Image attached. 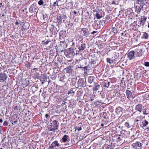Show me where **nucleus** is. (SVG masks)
Returning <instances> with one entry per match:
<instances>
[{
  "instance_id": "nucleus-27",
  "label": "nucleus",
  "mask_w": 149,
  "mask_h": 149,
  "mask_svg": "<svg viewBox=\"0 0 149 149\" xmlns=\"http://www.w3.org/2000/svg\"><path fill=\"white\" fill-rule=\"evenodd\" d=\"M148 124V122L146 120H145L143 122V126L142 127H145L147 126V125Z\"/></svg>"
},
{
  "instance_id": "nucleus-34",
  "label": "nucleus",
  "mask_w": 149,
  "mask_h": 149,
  "mask_svg": "<svg viewBox=\"0 0 149 149\" xmlns=\"http://www.w3.org/2000/svg\"><path fill=\"white\" fill-rule=\"evenodd\" d=\"M107 63H109L110 64H111L113 62V61L109 58H107Z\"/></svg>"
},
{
  "instance_id": "nucleus-28",
  "label": "nucleus",
  "mask_w": 149,
  "mask_h": 149,
  "mask_svg": "<svg viewBox=\"0 0 149 149\" xmlns=\"http://www.w3.org/2000/svg\"><path fill=\"white\" fill-rule=\"evenodd\" d=\"M40 74L39 73L36 72L33 75V78L35 79H39L40 77Z\"/></svg>"
},
{
  "instance_id": "nucleus-37",
  "label": "nucleus",
  "mask_w": 149,
  "mask_h": 149,
  "mask_svg": "<svg viewBox=\"0 0 149 149\" xmlns=\"http://www.w3.org/2000/svg\"><path fill=\"white\" fill-rule=\"evenodd\" d=\"M146 67H149V62H145L143 64Z\"/></svg>"
},
{
  "instance_id": "nucleus-18",
  "label": "nucleus",
  "mask_w": 149,
  "mask_h": 149,
  "mask_svg": "<svg viewBox=\"0 0 149 149\" xmlns=\"http://www.w3.org/2000/svg\"><path fill=\"white\" fill-rule=\"evenodd\" d=\"M86 48V44L84 43H82L81 44V46L80 47H79L78 49L79 51H82Z\"/></svg>"
},
{
  "instance_id": "nucleus-29",
  "label": "nucleus",
  "mask_w": 149,
  "mask_h": 149,
  "mask_svg": "<svg viewBox=\"0 0 149 149\" xmlns=\"http://www.w3.org/2000/svg\"><path fill=\"white\" fill-rule=\"evenodd\" d=\"M60 77L59 80L60 81H63L64 79H65V75H63V74H61L60 76Z\"/></svg>"
},
{
  "instance_id": "nucleus-10",
  "label": "nucleus",
  "mask_w": 149,
  "mask_h": 149,
  "mask_svg": "<svg viewBox=\"0 0 149 149\" xmlns=\"http://www.w3.org/2000/svg\"><path fill=\"white\" fill-rule=\"evenodd\" d=\"M143 106L141 104H139L136 105L135 107V109L136 111L140 113H141L143 109Z\"/></svg>"
},
{
  "instance_id": "nucleus-4",
  "label": "nucleus",
  "mask_w": 149,
  "mask_h": 149,
  "mask_svg": "<svg viewBox=\"0 0 149 149\" xmlns=\"http://www.w3.org/2000/svg\"><path fill=\"white\" fill-rule=\"evenodd\" d=\"M61 146V145L60 144L58 143V141L57 140H56L53 142L51 144V145L49 146L48 149L50 148V149H53L54 147H59Z\"/></svg>"
},
{
  "instance_id": "nucleus-11",
  "label": "nucleus",
  "mask_w": 149,
  "mask_h": 149,
  "mask_svg": "<svg viewBox=\"0 0 149 149\" xmlns=\"http://www.w3.org/2000/svg\"><path fill=\"white\" fill-rule=\"evenodd\" d=\"M77 83L78 86L79 87H85L86 86L84 80L81 79H80L78 80Z\"/></svg>"
},
{
  "instance_id": "nucleus-49",
  "label": "nucleus",
  "mask_w": 149,
  "mask_h": 149,
  "mask_svg": "<svg viewBox=\"0 0 149 149\" xmlns=\"http://www.w3.org/2000/svg\"><path fill=\"white\" fill-rule=\"evenodd\" d=\"M141 3H142V5H145V1L144 0H142V1H141Z\"/></svg>"
},
{
  "instance_id": "nucleus-52",
  "label": "nucleus",
  "mask_w": 149,
  "mask_h": 149,
  "mask_svg": "<svg viewBox=\"0 0 149 149\" xmlns=\"http://www.w3.org/2000/svg\"><path fill=\"white\" fill-rule=\"evenodd\" d=\"M48 5L47 4H45L44 5V8H45L46 7H48Z\"/></svg>"
},
{
  "instance_id": "nucleus-21",
  "label": "nucleus",
  "mask_w": 149,
  "mask_h": 149,
  "mask_svg": "<svg viewBox=\"0 0 149 149\" xmlns=\"http://www.w3.org/2000/svg\"><path fill=\"white\" fill-rule=\"evenodd\" d=\"M104 85L103 86L108 88L110 85V82L109 81H108L107 80H105L103 82Z\"/></svg>"
},
{
  "instance_id": "nucleus-19",
  "label": "nucleus",
  "mask_w": 149,
  "mask_h": 149,
  "mask_svg": "<svg viewBox=\"0 0 149 149\" xmlns=\"http://www.w3.org/2000/svg\"><path fill=\"white\" fill-rule=\"evenodd\" d=\"M68 53L69 54H71L74 56L75 54L74 49L72 47L68 49Z\"/></svg>"
},
{
  "instance_id": "nucleus-25",
  "label": "nucleus",
  "mask_w": 149,
  "mask_h": 149,
  "mask_svg": "<svg viewBox=\"0 0 149 149\" xmlns=\"http://www.w3.org/2000/svg\"><path fill=\"white\" fill-rule=\"evenodd\" d=\"M94 77L93 76H90L88 77V82L91 84L93 81V80L94 79Z\"/></svg>"
},
{
  "instance_id": "nucleus-60",
  "label": "nucleus",
  "mask_w": 149,
  "mask_h": 149,
  "mask_svg": "<svg viewBox=\"0 0 149 149\" xmlns=\"http://www.w3.org/2000/svg\"><path fill=\"white\" fill-rule=\"evenodd\" d=\"M97 53L98 54H99L101 53V52L100 51H98L97 52Z\"/></svg>"
},
{
  "instance_id": "nucleus-35",
  "label": "nucleus",
  "mask_w": 149,
  "mask_h": 149,
  "mask_svg": "<svg viewBox=\"0 0 149 149\" xmlns=\"http://www.w3.org/2000/svg\"><path fill=\"white\" fill-rule=\"evenodd\" d=\"M38 3L40 5H43L44 3V1L43 0H40L38 2Z\"/></svg>"
},
{
  "instance_id": "nucleus-61",
  "label": "nucleus",
  "mask_w": 149,
  "mask_h": 149,
  "mask_svg": "<svg viewBox=\"0 0 149 149\" xmlns=\"http://www.w3.org/2000/svg\"><path fill=\"white\" fill-rule=\"evenodd\" d=\"M37 69V68H33V70H36Z\"/></svg>"
},
{
  "instance_id": "nucleus-54",
  "label": "nucleus",
  "mask_w": 149,
  "mask_h": 149,
  "mask_svg": "<svg viewBox=\"0 0 149 149\" xmlns=\"http://www.w3.org/2000/svg\"><path fill=\"white\" fill-rule=\"evenodd\" d=\"M19 24V23L17 21L15 22V24L16 25H17Z\"/></svg>"
},
{
  "instance_id": "nucleus-41",
  "label": "nucleus",
  "mask_w": 149,
  "mask_h": 149,
  "mask_svg": "<svg viewBox=\"0 0 149 149\" xmlns=\"http://www.w3.org/2000/svg\"><path fill=\"white\" fill-rule=\"evenodd\" d=\"M77 130L78 131H80V130H81L82 128L81 127H76V130Z\"/></svg>"
},
{
  "instance_id": "nucleus-15",
  "label": "nucleus",
  "mask_w": 149,
  "mask_h": 149,
  "mask_svg": "<svg viewBox=\"0 0 149 149\" xmlns=\"http://www.w3.org/2000/svg\"><path fill=\"white\" fill-rule=\"evenodd\" d=\"M72 67L69 66L66 68L65 70L66 71L67 73L70 74L72 73L73 71V70L72 69Z\"/></svg>"
},
{
  "instance_id": "nucleus-20",
  "label": "nucleus",
  "mask_w": 149,
  "mask_h": 149,
  "mask_svg": "<svg viewBox=\"0 0 149 149\" xmlns=\"http://www.w3.org/2000/svg\"><path fill=\"white\" fill-rule=\"evenodd\" d=\"M143 5H140L138 7V8H136V11L137 13H139L142 10H143Z\"/></svg>"
},
{
  "instance_id": "nucleus-2",
  "label": "nucleus",
  "mask_w": 149,
  "mask_h": 149,
  "mask_svg": "<svg viewBox=\"0 0 149 149\" xmlns=\"http://www.w3.org/2000/svg\"><path fill=\"white\" fill-rule=\"evenodd\" d=\"M59 125V124L57 120H54L49 128V131H52L55 130H57Z\"/></svg>"
},
{
  "instance_id": "nucleus-56",
  "label": "nucleus",
  "mask_w": 149,
  "mask_h": 149,
  "mask_svg": "<svg viewBox=\"0 0 149 149\" xmlns=\"http://www.w3.org/2000/svg\"><path fill=\"white\" fill-rule=\"evenodd\" d=\"M73 13L75 15H76L77 14V12L75 11H73Z\"/></svg>"
},
{
  "instance_id": "nucleus-47",
  "label": "nucleus",
  "mask_w": 149,
  "mask_h": 149,
  "mask_svg": "<svg viewBox=\"0 0 149 149\" xmlns=\"http://www.w3.org/2000/svg\"><path fill=\"white\" fill-rule=\"evenodd\" d=\"M91 147H89L88 146H86L85 147L84 149H91Z\"/></svg>"
},
{
  "instance_id": "nucleus-5",
  "label": "nucleus",
  "mask_w": 149,
  "mask_h": 149,
  "mask_svg": "<svg viewBox=\"0 0 149 149\" xmlns=\"http://www.w3.org/2000/svg\"><path fill=\"white\" fill-rule=\"evenodd\" d=\"M143 145V144L140 142L137 141L133 143L132 146L133 148L135 149H139Z\"/></svg>"
},
{
  "instance_id": "nucleus-7",
  "label": "nucleus",
  "mask_w": 149,
  "mask_h": 149,
  "mask_svg": "<svg viewBox=\"0 0 149 149\" xmlns=\"http://www.w3.org/2000/svg\"><path fill=\"white\" fill-rule=\"evenodd\" d=\"M90 33L88 29L84 28L81 29V34L84 36L87 37L90 34Z\"/></svg>"
},
{
  "instance_id": "nucleus-31",
  "label": "nucleus",
  "mask_w": 149,
  "mask_h": 149,
  "mask_svg": "<svg viewBox=\"0 0 149 149\" xmlns=\"http://www.w3.org/2000/svg\"><path fill=\"white\" fill-rule=\"evenodd\" d=\"M75 88H71L69 91H68V94H72V93H74V92L75 91Z\"/></svg>"
},
{
  "instance_id": "nucleus-63",
  "label": "nucleus",
  "mask_w": 149,
  "mask_h": 149,
  "mask_svg": "<svg viewBox=\"0 0 149 149\" xmlns=\"http://www.w3.org/2000/svg\"><path fill=\"white\" fill-rule=\"evenodd\" d=\"M147 129L148 130H149V127H147Z\"/></svg>"
},
{
  "instance_id": "nucleus-39",
  "label": "nucleus",
  "mask_w": 149,
  "mask_h": 149,
  "mask_svg": "<svg viewBox=\"0 0 149 149\" xmlns=\"http://www.w3.org/2000/svg\"><path fill=\"white\" fill-rule=\"evenodd\" d=\"M8 122L7 121H5L3 124V125L5 126H7L8 125Z\"/></svg>"
},
{
  "instance_id": "nucleus-9",
  "label": "nucleus",
  "mask_w": 149,
  "mask_h": 149,
  "mask_svg": "<svg viewBox=\"0 0 149 149\" xmlns=\"http://www.w3.org/2000/svg\"><path fill=\"white\" fill-rule=\"evenodd\" d=\"M7 77V76L6 74L1 73L0 74V81L3 82L6 80Z\"/></svg>"
},
{
  "instance_id": "nucleus-36",
  "label": "nucleus",
  "mask_w": 149,
  "mask_h": 149,
  "mask_svg": "<svg viewBox=\"0 0 149 149\" xmlns=\"http://www.w3.org/2000/svg\"><path fill=\"white\" fill-rule=\"evenodd\" d=\"M58 2L57 1L54 2V3L52 5V6L54 7H55L56 6H58Z\"/></svg>"
},
{
  "instance_id": "nucleus-30",
  "label": "nucleus",
  "mask_w": 149,
  "mask_h": 149,
  "mask_svg": "<svg viewBox=\"0 0 149 149\" xmlns=\"http://www.w3.org/2000/svg\"><path fill=\"white\" fill-rule=\"evenodd\" d=\"M148 36V34L146 32L144 33L143 35V37L145 39H147Z\"/></svg>"
},
{
  "instance_id": "nucleus-38",
  "label": "nucleus",
  "mask_w": 149,
  "mask_h": 149,
  "mask_svg": "<svg viewBox=\"0 0 149 149\" xmlns=\"http://www.w3.org/2000/svg\"><path fill=\"white\" fill-rule=\"evenodd\" d=\"M125 126L126 127L128 128H129L130 127V126L129 123L127 122H126L125 123Z\"/></svg>"
},
{
  "instance_id": "nucleus-16",
  "label": "nucleus",
  "mask_w": 149,
  "mask_h": 149,
  "mask_svg": "<svg viewBox=\"0 0 149 149\" xmlns=\"http://www.w3.org/2000/svg\"><path fill=\"white\" fill-rule=\"evenodd\" d=\"M101 89L102 90V88L101 87L100 85L98 84L95 85V86L93 88V90L94 91H96Z\"/></svg>"
},
{
  "instance_id": "nucleus-59",
  "label": "nucleus",
  "mask_w": 149,
  "mask_h": 149,
  "mask_svg": "<svg viewBox=\"0 0 149 149\" xmlns=\"http://www.w3.org/2000/svg\"><path fill=\"white\" fill-rule=\"evenodd\" d=\"M136 118H136L135 120L137 122L139 121V120L138 119H136Z\"/></svg>"
},
{
  "instance_id": "nucleus-43",
  "label": "nucleus",
  "mask_w": 149,
  "mask_h": 149,
  "mask_svg": "<svg viewBox=\"0 0 149 149\" xmlns=\"http://www.w3.org/2000/svg\"><path fill=\"white\" fill-rule=\"evenodd\" d=\"M12 124H16L17 123V121L16 120L15 121L12 120L11 121Z\"/></svg>"
},
{
  "instance_id": "nucleus-58",
  "label": "nucleus",
  "mask_w": 149,
  "mask_h": 149,
  "mask_svg": "<svg viewBox=\"0 0 149 149\" xmlns=\"http://www.w3.org/2000/svg\"><path fill=\"white\" fill-rule=\"evenodd\" d=\"M3 122V120L2 119H0V122L2 123Z\"/></svg>"
},
{
  "instance_id": "nucleus-44",
  "label": "nucleus",
  "mask_w": 149,
  "mask_h": 149,
  "mask_svg": "<svg viewBox=\"0 0 149 149\" xmlns=\"http://www.w3.org/2000/svg\"><path fill=\"white\" fill-rule=\"evenodd\" d=\"M68 25L69 26H70V27H74V26H73L72 24L71 23H69L68 24Z\"/></svg>"
},
{
  "instance_id": "nucleus-23",
  "label": "nucleus",
  "mask_w": 149,
  "mask_h": 149,
  "mask_svg": "<svg viewBox=\"0 0 149 149\" xmlns=\"http://www.w3.org/2000/svg\"><path fill=\"white\" fill-rule=\"evenodd\" d=\"M111 33H113V34L114 35L115 33H117L118 32V30L117 28L115 27H112L111 28Z\"/></svg>"
},
{
  "instance_id": "nucleus-42",
  "label": "nucleus",
  "mask_w": 149,
  "mask_h": 149,
  "mask_svg": "<svg viewBox=\"0 0 149 149\" xmlns=\"http://www.w3.org/2000/svg\"><path fill=\"white\" fill-rule=\"evenodd\" d=\"M83 68H84V70H89V69L88 68V66H85V67H83Z\"/></svg>"
},
{
  "instance_id": "nucleus-46",
  "label": "nucleus",
  "mask_w": 149,
  "mask_h": 149,
  "mask_svg": "<svg viewBox=\"0 0 149 149\" xmlns=\"http://www.w3.org/2000/svg\"><path fill=\"white\" fill-rule=\"evenodd\" d=\"M146 109H145V110L144 111H143V113L144 114H145V115H148V113H146Z\"/></svg>"
},
{
  "instance_id": "nucleus-22",
  "label": "nucleus",
  "mask_w": 149,
  "mask_h": 149,
  "mask_svg": "<svg viewBox=\"0 0 149 149\" xmlns=\"http://www.w3.org/2000/svg\"><path fill=\"white\" fill-rule=\"evenodd\" d=\"M69 136L66 135H65L62 138V140L63 142H65L68 141V138Z\"/></svg>"
},
{
  "instance_id": "nucleus-62",
  "label": "nucleus",
  "mask_w": 149,
  "mask_h": 149,
  "mask_svg": "<svg viewBox=\"0 0 149 149\" xmlns=\"http://www.w3.org/2000/svg\"><path fill=\"white\" fill-rule=\"evenodd\" d=\"M25 24L26 25H27V26H29V24L28 23H26Z\"/></svg>"
},
{
  "instance_id": "nucleus-13",
  "label": "nucleus",
  "mask_w": 149,
  "mask_h": 149,
  "mask_svg": "<svg viewBox=\"0 0 149 149\" xmlns=\"http://www.w3.org/2000/svg\"><path fill=\"white\" fill-rule=\"evenodd\" d=\"M142 49H136L134 51L135 53L138 56H141L142 55Z\"/></svg>"
},
{
  "instance_id": "nucleus-55",
  "label": "nucleus",
  "mask_w": 149,
  "mask_h": 149,
  "mask_svg": "<svg viewBox=\"0 0 149 149\" xmlns=\"http://www.w3.org/2000/svg\"><path fill=\"white\" fill-rule=\"evenodd\" d=\"M75 44V43L73 42H72V45H71L73 46H74V45Z\"/></svg>"
},
{
  "instance_id": "nucleus-50",
  "label": "nucleus",
  "mask_w": 149,
  "mask_h": 149,
  "mask_svg": "<svg viewBox=\"0 0 149 149\" xmlns=\"http://www.w3.org/2000/svg\"><path fill=\"white\" fill-rule=\"evenodd\" d=\"M98 92H101V91H98ZM100 95H101V96H102V98H103V97H104V96H103V95L102 94V93L101 92H100Z\"/></svg>"
},
{
  "instance_id": "nucleus-45",
  "label": "nucleus",
  "mask_w": 149,
  "mask_h": 149,
  "mask_svg": "<svg viewBox=\"0 0 149 149\" xmlns=\"http://www.w3.org/2000/svg\"><path fill=\"white\" fill-rule=\"evenodd\" d=\"M51 41H49V40H47L46 41L45 43H44V44H45V45H47L48 44L49 42H51Z\"/></svg>"
},
{
  "instance_id": "nucleus-3",
  "label": "nucleus",
  "mask_w": 149,
  "mask_h": 149,
  "mask_svg": "<svg viewBox=\"0 0 149 149\" xmlns=\"http://www.w3.org/2000/svg\"><path fill=\"white\" fill-rule=\"evenodd\" d=\"M67 17L65 15H61L59 14L57 15L56 19L57 22L58 24H60L62 22V20H63V22L64 23H65V20Z\"/></svg>"
},
{
  "instance_id": "nucleus-8",
  "label": "nucleus",
  "mask_w": 149,
  "mask_h": 149,
  "mask_svg": "<svg viewBox=\"0 0 149 149\" xmlns=\"http://www.w3.org/2000/svg\"><path fill=\"white\" fill-rule=\"evenodd\" d=\"M135 52L134 51H131L129 52L127 54L128 57L130 60H131L134 59L135 58L134 56V54Z\"/></svg>"
},
{
  "instance_id": "nucleus-53",
  "label": "nucleus",
  "mask_w": 149,
  "mask_h": 149,
  "mask_svg": "<svg viewBox=\"0 0 149 149\" xmlns=\"http://www.w3.org/2000/svg\"><path fill=\"white\" fill-rule=\"evenodd\" d=\"M97 31H94L93 32H91V33L92 34H94V33H96L97 32Z\"/></svg>"
},
{
  "instance_id": "nucleus-1",
  "label": "nucleus",
  "mask_w": 149,
  "mask_h": 149,
  "mask_svg": "<svg viewBox=\"0 0 149 149\" xmlns=\"http://www.w3.org/2000/svg\"><path fill=\"white\" fill-rule=\"evenodd\" d=\"M67 47L66 43L64 41L61 42L60 44L56 46L57 52H63L65 50V49Z\"/></svg>"
},
{
  "instance_id": "nucleus-6",
  "label": "nucleus",
  "mask_w": 149,
  "mask_h": 149,
  "mask_svg": "<svg viewBox=\"0 0 149 149\" xmlns=\"http://www.w3.org/2000/svg\"><path fill=\"white\" fill-rule=\"evenodd\" d=\"M126 93L127 98H128L129 100H131L134 97V94L131 92V91L127 90L126 91Z\"/></svg>"
},
{
  "instance_id": "nucleus-40",
  "label": "nucleus",
  "mask_w": 149,
  "mask_h": 149,
  "mask_svg": "<svg viewBox=\"0 0 149 149\" xmlns=\"http://www.w3.org/2000/svg\"><path fill=\"white\" fill-rule=\"evenodd\" d=\"M45 118H46V120H48L49 117V115L48 114H46L45 115Z\"/></svg>"
},
{
  "instance_id": "nucleus-12",
  "label": "nucleus",
  "mask_w": 149,
  "mask_h": 149,
  "mask_svg": "<svg viewBox=\"0 0 149 149\" xmlns=\"http://www.w3.org/2000/svg\"><path fill=\"white\" fill-rule=\"evenodd\" d=\"M125 130H123L121 132V134L120 135H119V136L117 137L118 141H121L122 140H123L125 138V137L123 135V134L124 132H126Z\"/></svg>"
},
{
  "instance_id": "nucleus-17",
  "label": "nucleus",
  "mask_w": 149,
  "mask_h": 149,
  "mask_svg": "<svg viewBox=\"0 0 149 149\" xmlns=\"http://www.w3.org/2000/svg\"><path fill=\"white\" fill-rule=\"evenodd\" d=\"M147 18V17H146L145 16H143L141 17V20L140 21L141 22V24H143L144 25Z\"/></svg>"
},
{
  "instance_id": "nucleus-64",
  "label": "nucleus",
  "mask_w": 149,
  "mask_h": 149,
  "mask_svg": "<svg viewBox=\"0 0 149 149\" xmlns=\"http://www.w3.org/2000/svg\"><path fill=\"white\" fill-rule=\"evenodd\" d=\"M148 28H149V23H148Z\"/></svg>"
},
{
  "instance_id": "nucleus-33",
  "label": "nucleus",
  "mask_w": 149,
  "mask_h": 149,
  "mask_svg": "<svg viewBox=\"0 0 149 149\" xmlns=\"http://www.w3.org/2000/svg\"><path fill=\"white\" fill-rule=\"evenodd\" d=\"M144 25L143 24L141 23L140 21L138 23L137 26L138 27H141L142 28H143Z\"/></svg>"
},
{
  "instance_id": "nucleus-51",
  "label": "nucleus",
  "mask_w": 149,
  "mask_h": 149,
  "mask_svg": "<svg viewBox=\"0 0 149 149\" xmlns=\"http://www.w3.org/2000/svg\"><path fill=\"white\" fill-rule=\"evenodd\" d=\"M57 61H59L60 63L61 62V58L60 57H57Z\"/></svg>"
},
{
  "instance_id": "nucleus-57",
  "label": "nucleus",
  "mask_w": 149,
  "mask_h": 149,
  "mask_svg": "<svg viewBox=\"0 0 149 149\" xmlns=\"http://www.w3.org/2000/svg\"><path fill=\"white\" fill-rule=\"evenodd\" d=\"M112 4H115L116 3H115V2L113 1L112 2Z\"/></svg>"
},
{
  "instance_id": "nucleus-14",
  "label": "nucleus",
  "mask_w": 149,
  "mask_h": 149,
  "mask_svg": "<svg viewBox=\"0 0 149 149\" xmlns=\"http://www.w3.org/2000/svg\"><path fill=\"white\" fill-rule=\"evenodd\" d=\"M36 10V3H33L32 5L30 7L29 9V11L30 12H31L33 13V11H35Z\"/></svg>"
},
{
  "instance_id": "nucleus-48",
  "label": "nucleus",
  "mask_w": 149,
  "mask_h": 149,
  "mask_svg": "<svg viewBox=\"0 0 149 149\" xmlns=\"http://www.w3.org/2000/svg\"><path fill=\"white\" fill-rule=\"evenodd\" d=\"M14 110H17L18 109V106H15L14 108Z\"/></svg>"
},
{
  "instance_id": "nucleus-26",
  "label": "nucleus",
  "mask_w": 149,
  "mask_h": 149,
  "mask_svg": "<svg viewBox=\"0 0 149 149\" xmlns=\"http://www.w3.org/2000/svg\"><path fill=\"white\" fill-rule=\"evenodd\" d=\"M90 65H93L95 64L96 63V60L92 59L89 62Z\"/></svg>"
},
{
  "instance_id": "nucleus-24",
  "label": "nucleus",
  "mask_w": 149,
  "mask_h": 149,
  "mask_svg": "<svg viewBox=\"0 0 149 149\" xmlns=\"http://www.w3.org/2000/svg\"><path fill=\"white\" fill-rule=\"evenodd\" d=\"M123 110V108L120 107H117L116 109V112L117 113H119L120 112H121Z\"/></svg>"
},
{
  "instance_id": "nucleus-32",
  "label": "nucleus",
  "mask_w": 149,
  "mask_h": 149,
  "mask_svg": "<svg viewBox=\"0 0 149 149\" xmlns=\"http://www.w3.org/2000/svg\"><path fill=\"white\" fill-rule=\"evenodd\" d=\"M95 15L97 18L98 19H100L102 17V15L98 13H97L95 14Z\"/></svg>"
}]
</instances>
